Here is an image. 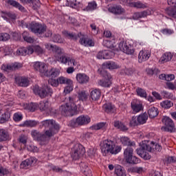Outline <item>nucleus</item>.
Instances as JSON below:
<instances>
[{"mask_svg": "<svg viewBox=\"0 0 176 176\" xmlns=\"http://www.w3.org/2000/svg\"><path fill=\"white\" fill-rule=\"evenodd\" d=\"M100 150L103 156L107 155H118L122 151V146L116 145L113 140H104L100 143Z\"/></svg>", "mask_w": 176, "mask_h": 176, "instance_id": "f257e3e1", "label": "nucleus"}, {"mask_svg": "<svg viewBox=\"0 0 176 176\" xmlns=\"http://www.w3.org/2000/svg\"><path fill=\"white\" fill-rule=\"evenodd\" d=\"M77 109L78 107L75 104V99L72 97H69V101L59 108V111L63 116H74L76 113Z\"/></svg>", "mask_w": 176, "mask_h": 176, "instance_id": "f03ea898", "label": "nucleus"}, {"mask_svg": "<svg viewBox=\"0 0 176 176\" xmlns=\"http://www.w3.org/2000/svg\"><path fill=\"white\" fill-rule=\"evenodd\" d=\"M155 149V143L151 142H144L142 146L136 149V153L140 157L144 159V160H149L152 157L148 152H153ZM147 151V152H146Z\"/></svg>", "mask_w": 176, "mask_h": 176, "instance_id": "7ed1b4c3", "label": "nucleus"}, {"mask_svg": "<svg viewBox=\"0 0 176 176\" xmlns=\"http://www.w3.org/2000/svg\"><path fill=\"white\" fill-rule=\"evenodd\" d=\"M45 127L48 129L45 132V138H52L53 135L57 134L60 131V125L56 122L54 120H45Z\"/></svg>", "mask_w": 176, "mask_h": 176, "instance_id": "20e7f679", "label": "nucleus"}, {"mask_svg": "<svg viewBox=\"0 0 176 176\" xmlns=\"http://www.w3.org/2000/svg\"><path fill=\"white\" fill-rule=\"evenodd\" d=\"M98 74H100L103 77L102 80L98 82L99 86H102V87H110L112 85V76L109 73H107L104 69V67H100L98 69Z\"/></svg>", "mask_w": 176, "mask_h": 176, "instance_id": "39448f33", "label": "nucleus"}, {"mask_svg": "<svg viewBox=\"0 0 176 176\" xmlns=\"http://www.w3.org/2000/svg\"><path fill=\"white\" fill-rule=\"evenodd\" d=\"M23 28H28L33 34H36L37 35H41L45 32V27L42 26V24L36 23L35 21L32 22L29 25L25 21H21V24Z\"/></svg>", "mask_w": 176, "mask_h": 176, "instance_id": "423d86ee", "label": "nucleus"}, {"mask_svg": "<svg viewBox=\"0 0 176 176\" xmlns=\"http://www.w3.org/2000/svg\"><path fill=\"white\" fill-rule=\"evenodd\" d=\"M134 149L127 147L124 151V159L129 164H138L140 160L138 157L133 156Z\"/></svg>", "mask_w": 176, "mask_h": 176, "instance_id": "0eeeda50", "label": "nucleus"}, {"mask_svg": "<svg viewBox=\"0 0 176 176\" xmlns=\"http://www.w3.org/2000/svg\"><path fill=\"white\" fill-rule=\"evenodd\" d=\"M72 157L74 159V160H78V159H80V157H82V156L86 153V149L85 147H83V145L79 143L75 144L72 148Z\"/></svg>", "mask_w": 176, "mask_h": 176, "instance_id": "6e6552de", "label": "nucleus"}, {"mask_svg": "<svg viewBox=\"0 0 176 176\" xmlns=\"http://www.w3.org/2000/svg\"><path fill=\"white\" fill-rule=\"evenodd\" d=\"M91 122V118L89 116H80L76 119L72 120L69 122L71 127H78L79 126H85L89 124Z\"/></svg>", "mask_w": 176, "mask_h": 176, "instance_id": "1a4fd4ad", "label": "nucleus"}, {"mask_svg": "<svg viewBox=\"0 0 176 176\" xmlns=\"http://www.w3.org/2000/svg\"><path fill=\"white\" fill-rule=\"evenodd\" d=\"M162 123L165 126L162 127V131H169L170 133H174L175 131V124L174 121L168 116H164L162 118Z\"/></svg>", "mask_w": 176, "mask_h": 176, "instance_id": "9d476101", "label": "nucleus"}, {"mask_svg": "<svg viewBox=\"0 0 176 176\" xmlns=\"http://www.w3.org/2000/svg\"><path fill=\"white\" fill-rule=\"evenodd\" d=\"M147 120L148 114L142 113L138 117H133L130 122V124L133 126H138V124H145Z\"/></svg>", "mask_w": 176, "mask_h": 176, "instance_id": "9b49d317", "label": "nucleus"}, {"mask_svg": "<svg viewBox=\"0 0 176 176\" xmlns=\"http://www.w3.org/2000/svg\"><path fill=\"white\" fill-rule=\"evenodd\" d=\"M168 4L170 6L166 9L165 12L168 16L176 19V3L175 0H168Z\"/></svg>", "mask_w": 176, "mask_h": 176, "instance_id": "f8f14e48", "label": "nucleus"}, {"mask_svg": "<svg viewBox=\"0 0 176 176\" xmlns=\"http://www.w3.org/2000/svg\"><path fill=\"white\" fill-rule=\"evenodd\" d=\"M31 135L35 141L39 142L40 145H45V133H41L37 130H32L31 131Z\"/></svg>", "mask_w": 176, "mask_h": 176, "instance_id": "ddd939ff", "label": "nucleus"}, {"mask_svg": "<svg viewBox=\"0 0 176 176\" xmlns=\"http://www.w3.org/2000/svg\"><path fill=\"white\" fill-rule=\"evenodd\" d=\"M131 108L133 111V113H138V112L143 111L144 106L142 105V102H141V101L135 99L131 102Z\"/></svg>", "mask_w": 176, "mask_h": 176, "instance_id": "4468645a", "label": "nucleus"}, {"mask_svg": "<svg viewBox=\"0 0 176 176\" xmlns=\"http://www.w3.org/2000/svg\"><path fill=\"white\" fill-rule=\"evenodd\" d=\"M118 47L121 52L125 53L126 54H133L134 49L130 45H127L126 42L122 41L118 44Z\"/></svg>", "mask_w": 176, "mask_h": 176, "instance_id": "2eb2a0df", "label": "nucleus"}, {"mask_svg": "<svg viewBox=\"0 0 176 176\" xmlns=\"http://www.w3.org/2000/svg\"><path fill=\"white\" fill-rule=\"evenodd\" d=\"M118 47L121 52L125 53L126 54H133L134 49L130 45H127L126 42L122 41L118 44Z\"/></svg>", "mask_w": 176, "mask_h": 176, "instance_id": "dca6fc26", "label": "nucleus"}, {"mask_svg": "<svg viewBox=\"0 0 176 176\" xmlns=\"http://www.w3.org/2000/svg\"><path fill=\"white\" fill-rule=\"evenodd\" d=\"M23 67V64L15 63L10 65H2L1 69L2 71L8 72L9 71H16V69H20Z\"/></svg>", "mask_w": 176, "mask_h": 176, "instance_id": "f3484780", "label": "nucleus"}, {"mask_svg": "<svg viewBox=\"0 0 176 176\" xmlns=\"http://www.w3.org/2000/svg\"><path fill=\"white\" fill-rule=\"evenodd\" d=\"M79 42L82 46H94V41H93L91 38H89L86 35L81 36Z\"/></svg>", "mask_w": 176, "mask_h": 176, "instance_id": "a211bd4d", "label": "nucleus"}, {"mask_svg": "<svg viewBox=\"0 0 176 176\" xmlns=\"http://www.w3.org/2000/svg\"><path fill=\"white\" fill-rule=\"evenodd\" d=\"M32 53H34V49L31 46L28 47H21L16 51V54L18 56H27V54H32Z\"/></svg>", "mask_w": 176, "mask_h": 176, "instance_id": "6ab92c4d", "label": "nucleus"}, {"mask_svg": "<svg viewBox=\"0 0 176 176\" xmlns=\"http://www.w3.org/2000/svg\"><path fill=\"white\" fill-rule=\"evenodd\" d=\"M36 163V158L30 157L29 159L23 161L21 164V168H28Z\"/></svg>", "mask_w": 176, "mask_h": 176, "instance_id": "aec40b11", "label": "nucleus"}, {"mask_svg": "<svg viewBox=\"0 0 176 176\" xmlns=\"http://www.w3.org/2000/svg\"><path fill=\"white\" fill-rule=\"evenodd\" d=\"M149 57H151V52L149 50H141L139 53L138 61L139 63H143V61L149 60Z\"/></svg>", "mask_w": 176, "mask_h": 176, "instance_id": "412c9836", "label": "nucleus"}, {"mask_svg": "<svg viewBox=\"0 0 176 176\" xmlns=\"http://www.w3.org/2000/svg\"><path fill=\"white\" fill-rule=\"evenodd\" d=\"M76 80L80 85H85L88 83L90 80V78L89 76L86 75V74L78 73L76 74Z\"/></svg>", "mask_w": 176, "mask_h": 176, "instance_id": "4be33fe9", "label": "nucleus"}, {"mask_svg": "<svg viewBox=\"0 0 176 176\" xmlns=\"http://www.w3.org/2000/svg\"><path fill=\"white\" fill-rule=\"evenodd\" d=\"M61 74V71L57 68H52L51 69L45 72V76L48 78H57Z\"/></svg>", "mask_w": 176, "mask_h": 176, "instance_id": "5701e85b", "label": "nucleus"}, {"mask_svg": "<svg viewBox=\"0 0 176 176\" xmlns=\"http://www.w3.org/2000/svg\"><path fill=\"white\" fill-rule=\"evenodd\" d=\"M33 92L35 96H38L40 98H45V88L39 87V85H34L33 87Z\"/></svg>", "mask_w": 176, "mask_h": 176, "instance_id": "b1692460", "label": "nucleus"}, {"mask_svg": "<svg viewBox=\"0 0 176 176\" xmlns=\"http://www.w3.org/2000/svg\"><path fill=\"white\" fill-rule=\"evenodd\" d=\"M34 69L39 72V75L41 76L42 78L45 76V63L41 62H36L34 63Z\"/></svg>", "mask_w": 176, "mask_h": 176, "instance_id": "393cba45", "label": "nucleus"}, {"mask_svg": "<svg viewBox=\"0 0 176 176\" xmlns=\"http://www.w3.org/2000/svg\"><path fill=\"white\" fill-rule=\"evenodd\" d=\"M6 3L8 5H10V6H13V8H16V9H19L21 12H25V8H24L20 3L14 1V0H6Z\"/></svg>", "mask_w": 176, "mask_h": 176, "instance_id": "a878e982", "label": "nucleus"}, {"mask_svg": "<svg viewBox=\"0 0 176 176\" xmlns=\"http://www.w3.org/2000/svg\"><path fill=\"white\" fill-rule=\"evenodd\" d=\"M109 12L114 14H122V13H124V9L121 6H114L109 8Z\"/></svg>", "mask_w": 176, "mask_h": 176, "instance_id": "bb28decb", "label": "nucleus"}, {"mask_svg": "<svg viewBox=\"0 0 176 176\" xmlns=\"http://www.w3.org/2000/svg\"><path fill=\"white\" fill-rule=\"evenodd\" d=\"M10 135L9 132L5 129H0V142H3L5 141H10Z\"/></svg>", "mask_w": 176, "mask_h": 176, "instance_id": "cd10ccee", "label": "nucleus"}, {"mask_svg": "<svg viewBox=\"0 0 176 176\" xmlns=\"http://www.w3.org/2000/svg\"><path fill=\"white\" fill-rule=\"evenodd\" d=\"M148 115L151 119H155L159 115V109L155 107H150L148 110Z\"/></svg>", "mask_w": 176, "mask_h": 176, "instance_id": "c85d7f7f", "label": "nucleus"}, {"mask_svg": "<svg viewBox=\"0 0 176 176\" xmlns=\"http://www.w3.org/2000/svg\"><path fill=\"white\" fill-rule=\"evenodd\" d=\"M103 109L107 113H115L116 112V107L111 103H107L103 105Z\"/></svg>", "mask_w": 176, "mask_h": 176, "instance_id": "c756f323", "label": "nucleus"}, {"mask_svg": "<svg viewBox=\"0 0 176 176\" xmlns=\"http://www.w3.org/2000/svg\"><path fill=\"white\" fill-rule=\"evenodd\" d=\"M90 96L93 101H98V100H100V97H101V91L98 89H93L91 91Z\"/></svg>", "mask_w": 176, "mask_h": 176, "instance_id": "7c9ffc66", "label": "nucleus"}, {"mask_svg": "<svg viewBox=\"0 0 176 176\" xmlns=\"http://www.w3.org/2000/svg\"><path fill=\"white\" fill-rule=\"evenodd\" d=\"M80 166L81 171L85 174V175L93 176L91 170H90V168H89L87 164H86L85 163H81Z\"/></svg>", "mask_w": 176, "mask_h": 176, "instance_id": "2f4dec72", "label": "nucleus"}, {"mask_svg": "<svg viewBox=\"0 0 176 176\" xmlns=\"http://www.w3.org/2000/svg\"><path fill=\"white\" fill-rule=\"evenodd\" d=\"M171 58H173V54H171V52H166L160 58L159 61L161 63V64H164V63H168V61H171Z\"/></svg>", "mask_w": 176, "mask_h": 176, "instance_id": "473e14b6", "label": "nucleus"}, {"mask_svg": "<svg viewBox=\"0 0 176 176\" xmlns=\"http://www.w3.org/2000/svg\"><path fill=\"white\" fill-rule=\"evenodd\" d=\"M50 47H52V52L55 53L56 58H60V56L64 54V50L61 49L60 47L50 45Z\"/></svg>", "mask_w": 176, "mask_h": 176, "instance_id": "72a5a7b5", "label": "nucleus"}, {"mask_svg": "<svg viewBox=\"0 0 176 176\" xmlns=\"http://www.w3.org/2000/svg\"><path fill=\"white\" fill-rule=\"evenodd\" d=\"M1 16L4 19V20H10V19L12 20H15L16 19V14L13 12H3L2 11L1 13Z\"/></svg>", "mask_w": 176, "mask_h": 176, "instance_id": "f704fd0d", "label": "nucleus"}, {"mask_svg": "<svg viewBox=\"0 0 176 176\" xmlns=\"http://www.w3.org/2000/svg\"><path fill=\"white\" fill-rule=\"evenodd\" d=\"M130 170L131 173L139 174L140 175H142V174L146 172V169L141 166H133L131 168Z\"/></svg>", "mask_w": 176, "mask_h": 176, "instance_id": "c9c22d12", "label": "nucleus"}, {"mask_svg": "<svg viewBox=\"0 0 176 176\" xmlns=\"http://www.w3.org/2000/svg\"><path fill=\"white\" fill-rule=\"evenodd\" d=\"M23 108L27 111H30V112H35V111H36V109L38 108V104L33 102L25 104L23 105Z\"/></svg>", "mask_w": 176, "mask_h": 176, "instance_id": "e433bc0d", "label": "nucleus"}, {"mask_svg": "<svg viewBox=\"0 0 176 176\" xmlns=\"http://www.w3.org/2000/svg\"><path fill=\"white\" fill-rule=\"evenodd\" d=\"M58 82L59 85H73L74 83L72 80L64 76L58 77Z\"/></svg>", "mask_w": 176, "mask_h": 176, "instance_id": "4c0bfd02", "label": "nucleus"}, {"mask_svg": "<svg viewBox=\"0 0 176 176\" xmlns=\"http://www.w3.org/2000/svg\"><path fill=\"white\" fill-rule=\"evenodd\" d=\"M16 81L18 82L19 86H21V87H27V86L30 85V80L25 77H21L19 80L16 78Z\"/></svg>", "mask_w": 176, "mask_h": 176, "instance_id": "58836bf2", "label": "nucleus"}, {"mask_svg": "<svg viewBox=\"0 0 176 176\" xmlns=\"http://www.w3.org/2000/svg\"><path fill=\"white\" fill-rule=\"evenodd\" d=\"M104 68H108L109 69H118L119 65H118L115 62L109 61L102 64Z\"/></svg>", "mask_w": 176, "mask_h": 176, "instance_id": "ea45409f", "label": "nucleus"}, {"mask_svg": "<svg viewBox=\"0 0 176 176\" xmlns=\"http://www.w3.org/2000/svg\"><path fill=\"white\" fill-rule=\"evenodd\" d=\"M108 127L107 122H100L93 125L91 129L92 130H105Z\"/></svg>", "mask_w": 176, "mask_h": 176, "instance_id": "a19ab883", "label": "nucleus"}, {"mask_svg": "<svg viewBox=\"0 0 176 176\" xmlns=\"http://www.w3.org/2000/svg\"><path fill=\"white\" fill-rule=\"evenodd\" d=\"M10 120V113L9 111H6L0 117V124L6 123Z\"/></svg>", "mask_w": 176, "mask_h": 176, "instance_id": "79ce46f5", "label": "nucleus"}, {"mask_svg": "<svg viewBox=\"0 0 176 176\" xmlns=\"http://www.w3.org/2000/svg\"><path fill=\"white\" fill-rule=\"evenodd\" d=\"M131 8H137V9H146V8H148V6L146 5V3H143L141 1H132Z\"/></svg>", "mask_w": 176, "mask_h": 176, "instance_id": "37998d69", "label": "nucleus"}, {"mask_svg": "<svg viewBox=\"0 0 176 176\" xmlns=\"http://www.w3.org/2000/svg\"><path fill=\"white\" fill-rule=\"evenodd\" d=\"M120 142L124 145V146H133L135 145L134 142H131L130 139L127 137H122L120 138Z\"/></svg>", "mask_w": 176, "mask_h": 176, "instance_id": "c03bdc74", "label": "nucleus"}, {"mask_svg": "<svg viewBox=\"0 0 176 176\" xmlns=\"http://www.w3.org/2000/svg\"><path fill=\"white\" fill-rule=\"evenodd\" d=\"M78 98L80 101H87L89 94L86 93V91H80L78 94Z\"/></svg>", "mask_w": 176, "mask_h": 176, "instance_id": "a18cd8bd", "label": "nucleus"}, {"mask_svg": "<svg viewBox=\"0 0 176 176\" xmlns=\"http://www.w3.org/2000/svg\"><path fill=\"white\" fill-rule=\"evenodd\" d=\"M104 43L106 45L107 47H109V49H112L113 52H116V50H118L116 48H115L116 43H115V39H113L112 41L111 40L107 39L104 41Z\"/></svg>", "mask_w": 176, "mask_h": 176, "instance_id": "49530a36", "label": "nucleus"}, {"mask_svg": "<svg viewBox=\"0 0 176 176\" xmlns=\"http://www.w3.org/2000/svg\"><path fill=\"white\" fill-rule=\"evenodd\" d=\"M113 126L122 131H126V130H127V126L124 125V124L120 121H114Z\"/></svg>", "mask_w": 176, "mask_h": 176, "instance_id": "de8ad7c7", "label": "nucleus"}, {"mask_svg": "<svg viewBox=\"0 0 176 176\" xmlns=\"http://www.w3.org/2000/svg\"><path fill=\"white\" fill-rule=\"evenodd\" d=\"M148 16V12L146 11H143L140 12H135L133 15L134 20H138V19H142Z\"/></svg>", "mask_w": 176, "mask_h": 176, "instance_id": "09e8293b", "label": "nucleus"}, {"mask_svg": "<svg viewBox=\"0 0 176 176\" xmlns=\"http://www.w3.org/2000/svg\"><path fill=\"white\" fill-rule=\"evenodd\" d=\"M25 127H36L38 126V122L36 120H26L23 123Z\"/></svg>", "mask_w": 176, "mask_h": 176, "instance_id": "8fccbe9b", "label": "nucleus"}, {"mask_svg": "<svg viewBox=\"0 0 176 176\" xmlns=\"http://www.w3.org/2000/svg\"><path fill=\"white\" fill-rule=\"evenodd\" d=\"M136 93L139 97H142V98H146L148 97V94H146V91L142 88H137Z\"/></svg>", "mask_w": 176, "mask_h": 176, "instance_id": "3c124183", "label": "nucleus"}, {"mask_svg": "<svg viewBox=\"0 0 176 176\" xmlns=\"http://www.w3.org/2000/svg\"><path fill=\"white\" fill-rule=\"evenodd\" d=\"M115 173L117 176H126V171L123 170V167L118 166L115 168Z\"/></svg>", "mask_w": 176, "mask_h": 176, "instance_id": "603ef678", "label": "nucleus"}, {"mask_svg": "<svg viewBox=\"0 0 176 176\" xmlns=\"http://www.w3.org/2000/svg\"><path fill=\"white\" fill-rule=\"evenodd\" d=\"M160 105L162 108H164V109H168L171 108L174 104L170 100H164L160 103Z\"/></svg>", "mask_w": 176, "mask_h": 176, "instance_id": "864d4df0", "label": "nucleus"}, {"mask_svg": "<svg viewBox=\"0 0 176 176\" xmlns=\"http://www.w3.org/2000/svg\"><path fill=\"white\" fill-rule=\"evenodd\" d=\"M68 6H70V8H73L74 9H77V8H79L80 6V3L76 1V0H67Z\"/></svg>", "mask_w": 176, "mask_h": 176, "instance_id": "5fc2aeb1", "label": "nucleus"}, {"mask_svg": "<svg viewBox=\"0 0 176 176\" xmlns=\"http://www.w3.org/2000/svg\"><path fill=\"white\" fill-rule=\"evenodd\" d=\"M52 41L55 43H64V39L61 38L59 34H54L52 36Z\"/></svg>", "mask_w": 176, "mask_h": 176, "instance_id": "6e6d98bb", "label": "nucleus"}, {"mask_svg": "<svg viewBox=\"0 0 176 176\" xmlns=\"http://www.w3.org/2000/svg\"><path fill=\"white\" fill-rule=\"evenodd\" d=\"M8 174H10V170L0 164V176L8 175Z\"/></svg>", "mask_w": 176, "mask_h": 176, "instance_id": "4d7b16f0", "label": "nucleus"}, {"mask_svg": "<svg viewBox=\"0 0 176 176\" xmlns=\"http://www.w3.org/2000/svg\"><path fill=\"white\" fill-rule=\"evenodd\" d=\"M48 83L49 85H51V86H53V87H58V78L54 79V78H50Z\"/></svg>", "mask_w": 176, "mask_h": 176, "instance_id": "13d9d810", "label": "nucleus"}, {"mask_svg": "<svg viewBox=\"0 0 176 176\" xmlns=\"http://www.w3.org/2000/svg\"><path fill=\"white\" fill-rule=\"evenodd\" d=\"M58 61H60L62 64H67V63L69 62V57L63 54L58 58Z\"/></svg>", "mask_w": 176, "mask_h": 176, "instance_id": "bf43d9fd", "label": "nucleus"}, {"mask_svg": "<svg viewBox=\"0 0 176 176\" xmlns=\"http://www.w3.org/2000/svg\"><path fill=\"white\" fill-rule=\"evenodd\" d=\"M95 9H97V3L96 1H91L88 3L85 10H94Z\"/></svg>", "mask_w": 176, "mask_h": 176, "instance_id": "052dcab7", "label": "nucleus"}, {"mask_svg": "<svg viewBox=\"0 0 176 176\" xmlns=\"http://www.w3.org/2000/svg\"><path fill=\"white\" fill-rule=\"evenodd\" d=\"M115 56V51L104 50V59L108 60L112 58Z\"/></svg>", "mask_w": 176, "mask_h": 176, "instance_id": "680f3d73", "label": "nucleus"}, {"mask_svg": "<svg viewBox=\"0 0 176 176\" xmlns=\"http://www.w3.org/2000/svg\"><path fill=\"white\" fill-rule=\"evenodd\" d=\"M173 163H176V157L170 156L167 157L165 160V164H171Z\"/></svg>", "mask_w": 176, "mask_h": 176, "instance_id": "e2e57ef3", "label": "nucleus"}, {"mask_svg": "<svg viewBox=\"0 0 176 176\" xmlns=\"http://www.w3.org/2000/svg\"><path fill=\"white\" fill-rule=\"evenodd\" d=\"M53 94V89L49 87H46L45 89V96L47 97V98H52V95Z\"/></svg>", "mask_w": 176, "mask_h": 176, "instance_id": "0e129e2a", "label": "nucleus"}, {"mask_svg": "<svg viewBox=\"0 0 176 176\" xmlns=\"http://www.w3.org/2000/svg\"><path fill=\"white\" fill-rule=\"evenodd\" d=\"M10 38V35L8 33H1L0 34V41H9V38Z\"/></svg>", "mask_w": 176, "mask_h": 176, "instance_id": "69168bd1", "label": "nucleus"}, {"mask_svg": "<svg viewBox=\"0 0 176 176\" xmlns=\"http://www.w3.org/2000/svg\"><path fill=\"white\" fill-rule=\"evenodd\" d=\"M162 34L164 35H171L174 34V30L168 28L162 29L161 30Z\"/></svg>", "mask_w": 176, "mask_h": 176, "instance_id": "338daca9", "label": "nucleus"}, {"mask_svg": "<svg viewBox=\"0 0 176 176\" xmlns=\"http://www.w3.org/2000/svg\"><path fill=\"white\" fill-rule=\"evenodd\" d=\"M23 120V115L19 113H15L13 116V120L14 122H20V120Z\"/></svg>", "mask_w": 176, "mask_h": 176, "instance_id": "774afa93", "label": "nucleus"}]
</instances>
